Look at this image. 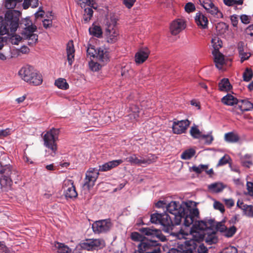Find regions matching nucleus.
<instances>
[{
	"label": "nucleus",
	"mask_w": 253,
	"mask_h": 253,
	"mask_svg": "<svg viewBox=\"0 0 253 253\" xmlns=\"http://www.w3.org/2000/svg\"><path fill=\"white\" fill-rule=\"evenodd\" d=\"M196 204L195 202L188 201L182 206L179 202L171 201L166 206L167 211L171 214V216L166 212L155 213L151 215L150 220L152 223L162 225L164 232L170 234L173 226L180 224L182 220L185 226L188 227L192 224L194 217L199 215Z\"/></svg>",
	"instance_id": "1"
},
{
	"label": "nucleus",
	"mask_w": 253,
	"mask_h": 253,
	"mask_svg": "<svg viewBox=\"0 0 253 253\" xmlns=\"http://www.w3.org/2000/svg\"><path fill=\"white\" fill-rule=\"evenodd\" d=\"M21 12L18 10H11L6 11L4 17L0 16V35H11L19 27Z\"/></svg>",
	"instance_id": "2"
},
{
	"label": "nucleus",
	"mask_w": 253,
	"mask_h": 253,
	"mask_svg": "<svg viewBox=\"0 0 253 253\" xmlns=\"http://www.w3.org/2000/svg\"><path fill=\"white\" fill-rule=\"evenodd\" d=\"M0 185L2 191H6L12 184L13 179L18 177V173L10 165L0 167Z\"/></svg>",
	"instance_id": "3"
},
{
	"label": "nucleus",
	"mask_w": 253,
	"mask_h": 253,
	"mask_svg": "<svg viewBox=\"0 0 253 253\" xmlns=\"http://www.w3.org/2000/svg\"><path fill=\"white\" fill-rule=\"evenodd\" d=\"M170 235L179 240L182 239H189V241H186L185 242L186 245L193 246L195 247L197 242L199 243L204 240L206 234L205 232L203 231H197L191 229L189 234L181 230L177 232L170 233Z\"/></svg>",
	"instance_id": "4"
},
{
	"label": "nucleus",
	"mask_w": 253,
	"mask_h": 253,
	"mask_svg": "<svg viewBox=\"0 0 253 253\" xmlns=\"http://www.w3.org/2000/svg\"><path fill=\"white\" fill-rule=\"evenodd\" d=\"M19 75L22 80L33 85H39L42 82V76L32 66H26L19 71Z\"/></svg>",
	"instance_id": "5"
},
{
	"label": "nucleus",
	"mask_w": 253,
	"mask_h": 253,
	"mask_svg": "<svg viewBox=\"0 0 253 253\" xmlns=\"http://www.w3.org/2000/svg\"><path fill=\"white\" fill-rule=\"evenodd\" d=\"M117 20V17L114 14H110L106 18L105 37L109 43H114L118 39L119 34L116 27Z\"/></svg>",
	"instance_id": "6"
},
{
	"label": "nucleus",
	"mask_w": 253,
	"mask_h": 253,
	"mask_svg": "<svg viewBox=\"0 0 253 253\" xmlns=\"http://www.w3.org/2000/svg\"><path fill=\"white\" fill-rule=\"evenodd\" d=\"M59 133L58 129L53 128L47 131L43 137L44 145L48 148L52 156H54L57 151V145L55 142L58 139Z\"/></svg>",
	"instance_id": "7"
},
{
	"label": "nucleus",
	"mask_w": 253,
	"mask_h": 253,
	"mask_svg": "<svg viewBox=\"0 0 253 253\" xmlns=\"http://www.w3.org/2000/svg\"><path fill=\"white\" fill-rule=\"evenodd\" d=\"M138 249L143 251L144 253H155L160 251L157 241L144 239L139 244Z\"/></svg>",
	"instance_id": "8"
},
{
	"label": "nucleus",
	"mask_w": 253,
	"mask_h": 253,
	"mask_svg": "<svg viewBox=\"0 0 253 253\" xmlns=\"http://www.w3.org/2000/svg\"><path fill=\"white\" fill-rule=\"evenodd\" d=\"M105 246V242L101 239H88L81 243L82 248L87 251L98 250Z\"/></svg>",
	"instance_id": "9"
},
{
	"label": "nucleus",
	"mask_w": 253,
	"mask_h": 253,
	"mask_svg": "<svg viewBox=\"0 0 253 253\" xmlns=\"http://www.w3.org/2000/svg\"><path fill=\"white\" fill-rule=\"evenodd\" d=\"M126 162L131 165H149L153 163L154 160V156L151 154L147 155L145 157L139 159L135 154H132L126 159Z\"/></svg>",
	"instance_id": "10"
},
{
	"label": "nucleus",
	"mask_w": 253,
	"mask_h": 253,
	"mask_svg": "<svg viewBox=\"0 0 253 253\" xmlns=\"http://www.w3.org/2000/svg\"><path fill=\"white\" fill-rule=\"evenodd\" d=\"M99 169L96 168H89L87 171L84 179V187L88 190L92 188L99 175Z\"/></svg>",
	"instance_id": "11"
},
{
	"label": "nucleus",
	"mask_w": 253,
	"mask_h": 253,
	"mask_svg": "<svg viewBox=\"0 0 253 253\" xmlns=\"http://www.w3.org/2000/svg\"><path fill=\"white\" fill-rule=\"evenodd\" d=\"M112 223L109 219L96 221L92 225V228L95 233H105L110 230Z\"/></svg>",
	"instance_id": "12"
},
{
	"label": "nucleus",
	"mask_w": 253,
	"mask_h": 253,
	"mask_svg": "<svg viewBox=\"0 0 253 253\" xmlns=\"http://www.w3.org/2000/svg\"><path fill=\"white\" fill-rule=\"evenodd\" d=\"M202 5L207 12L214 18H221L223 17L222 13L211 1L210 0L204 1Z\"/></svg>",
	"instance_id": "13"
},
{
	"label": "nucleus",
	"mask_w": 253,
	"mask_h": 253,
	"mask_svg": "<svg viewBox=\"0 0 253 253\" xmlns=\"http://www.w3.org/2000/svg\"><path fill=\"white\" fill-rule=\"evenodd\" d=\"M216 228L218 231L222 233L223 236L228 238L232 237L237 231V228L234 226L227 227L225 225V221L218 222L216 225Z\"/></svg>",
	"instance_id": "14"
},
{
	"label": "nucleus",
	"mask_w": 253,
	"mask_h": 253,
	"mask_svg": "<svg viewBox=\"0 0 253 253\" xmlns=\"http://www.w3.org/2000/svg\"><path fill=\"white\" fill-rule=\"evenodd\" d=\"M65 195L66 198H76L77 195V192L76 191L74 185V182L72 180H65L63 186Z\"/></svg>",
	"instance_id": "15"
},
{
	"label": "nucleus",
	"mask_w": 253,
	"mask_h": 253,
	"mask_svg": "<svg viewBox=\"0 0 253 253\" xmlns=\"http://www.w3.org/2000/svg\"><path fill=\"white\" fill-rule=\"evenodd\" d=\"M190 124L188 120L174 121L172 124V131L175 134L184 133Z\"/></svg>",
	"instance_id": "16"
},
{
	"label": "nucleus",
	"mask_w": 253,
	"mask_h": 253,
	"mask_svg": "<svg viewBox=\"0 0 253 253\" xmlns=\"http://www.w3.org/2000/svg\"><path fill=\"white\" fill-rule=\"evenodd\" d=\"M186 26V22L184 19H176L171 23L170 26V33L173 35H176L183 31Z\"/></svg>",
	"instance_id": "17"
},
{
	"label": "nucleus",
	"mask_w": 253,
	"mask_h": 253,
	"mask_svg": "<svg viewBox=\"0 0 253 253\" xmlns=\"http://www.w3.org/2000/svg\"><path fill=\"white\" fill-rule=\"evenodd\" d=\"M195 22L197 26L201 29H206L208 28L209 20L208 17L202 12L199 11L195 14Z\"/></svg>",
	"instance_id": "18"
},
{
	"label": "nucleus",
	"mask_w": 253,
	"mask_h": 253,
	"mask_svg": "<svg viewBox=\"0 0 253 253\" xmlns=\"http://www.w3.org/2000/svg\"><path fill=\"white\" fill-rule=\"evenodd\" d=\"M80 1H82L83 3L87 5V7L84 9V20L85 22H87L89 21L93 15V10L90 5H93V1L92 0H78Z\"/></svg>",
	"instance_id": "19"
},
{
	"label": "nucleus",
	"mask_w": 253,
	"mask_h": 253,
	"mask_svg": "<svg viewBox=\"0 0 253 253\" xmlns=\"http://www.w3.org/2000/svg\"><path fill=\"white\" fill-rule=\"evenodd\" d=\"M150 50L147 48H141L135 55V60L136 63L141 64L148 58Z\"/></svg>",
	"instance_id": "20"
},
{
	"label": "nucleus",
	"mask_w": 253,
	"mask_h": 253,
	"mask_svg": "<svg viewBox=\"0 0 253 253\" xmlns=\"http://www.w3.org/2000/svg\"><path fill=\"white\" fill-rule=\"evenodd\" d=\"M140 232L147 236H150L153 237H156L160 239L162 241L165 240V237L163 236L159 230L153 229L150 228H142L140 230Z\"/></svg>",
	"instance_id": "21"
},
{
	"label": "nucleus",
	"mask_w": 253,
	"mask_h": 253,
	"mask_svg": "<svg viewBox=\"0 0 253 253\" xmlns=\"http://www.w3.org/2000/svg\"><path fill=\"white\" fill-rule=\"evenodd\" d=\"M212 54L216 67L219 70L222 69L223 65L225 64L224 55L219 51H212Z\"/></svg>",
	"instance_id": "22"
},
{
	"label": "nucleus",
	"mask_w": 253,
	"mask_h": 253,
	"mask_svg": "<svg viewBox=\"0 0 253 253\" xmlns=\"http://www.w3.org/2000/svg\"><path fill=\"white\" fill-rule=\"evenodd\" d=\"M66 51L68 64L71 66L74 60L75 56V49L72 41H70L67 43Z\"/></svg>",
	"instance_id": "23"
},
{
	"label": "nucleus",
	"mask_w": 253,
	"mask_h": 253,
	"mask_svg": "<svg viewBox=\"0 0 253 253\" xmlns=\"http://www.w3.org/2000/svg\"><path fill=\"white\" fill-rule=\"evenodd\" d=\"M53 250L58 253H70L72 250L64 243L55 242L53 246Z\"/></svg>",
	"instance_id": "24"
},
{
	"label": "nucleus",
	"mask_w": 253,
	"mask_h": 253,
	"mask_svg": "<svg viewBox=\"0 0 253 253\" xmlns=\"http://www.w3.org/2000/svg\"><path fill=\"white\" fill-rule=\"evenodd\" d=\"M34 32H30L23 33L24 38L28 41V44L33 46L38 42V36L34 33Z\"/></svg>",
	"instance_id": "25"
},
{
	"label": "nucleus",
	"mask_w": 253,
	"mask_h": 253,
	"mask_svg": "<svg viewBox=\"0 0 253 253\" xmlns=\"http://www.w3.org/2000/svg\"><path fill=\"white\" fill-rule=\"evenodd\" d=\"M22 25H23L24 33H28L30 32H35L37 29V27L34 25L29 17H27L23 20Z\"/></svg>",
	"instance_id": "26"
},
{
	"label": "nucleus",
	"mask_w": 253,
	"mask_h": 253,
	"mask_svg": "<svg viewBox=\"0 0 253 253\" xmlns=\"http://www.w3.org/2000/svg\"><path fill=\"white\" fill-rule=\"evenodd\" d=\"M96 58L100 61L106 62L109 60V54L107 50L103 47L97 49Z\"/></svg>",
	"instance_id": "27"
},
{
	"label": "nucleus",
	"mask_w": 253,
	"mask_h": 253,
	"mask_svg": "<svg viewBox=\"0 0 253 253\" xmlns=\"http://www.w3.org/2000/svg\"><path fill=\"white\" fill-rule=\"evenodd\" d=\"M238 107L243 111H249L253 109V104L248 100H242L238 103Z\"/></svg>",
	"instance_id": "28"
},
{
	"label": "nucleus",
	"mask_w": 253,
	"mask_h": 253,
	"mask_svg": "<svg viewBox=\"0 0 253 253\" xmlns=\"http://www.w3.org/2000/svg\"><path fill=\"white\" fill-rule=\"evenodd\" d=\"M198 217H194V221L192 223H194L191 229L197 230V231H203L205 232V230L208 228L207 224L206 222L202 220L195 221Z\"/></svg>",
	"instance_id": "29"
},
{
	"label": "nucleus",
	"mask_w": 253,
	"mask_h": 253,
	"mask_svg": "<svg viewBox=\"0 0 253 253\" xmlns=\"http://www.w3.org/2000/svg\"><path fill=\"white\" fill-rule=\"evenodd\" d=\"M208 187L211 192L219 193L224 189L225 185L221 182H215L209 185Z\"/></svg>",
	"instance_id": "30"
},
{
	"label": "nucleus",
	"mask_w": 253,
	"mask_h": 253,
	"mask_svg": "<svg viewBox=\"0 0 253 253\" xmlns=\"http://www.w3.org/2000/svg\"><path fill=\"white\" fill-rule=\"evenodd\" d=\"M128 116L131 121L135 120L139 116V109L135 105H131L129 108Z\"/></svg>",
	"instance_id": "31"
},
{
	"label": "nucleus",
	"mask_w": 253,
	"mask_h": 253,
	"mask_svg": "<svg viewBox=\"0 0 253 253\" xmlns=\"http://www.w3.org/2000/svg\"><path fill=\"white\" fill-rule=\"evenodd\" d=\"M221 101L223 104L229 106H232L238 103L237 99L231 94H227L224 96Z\"/></svg>",
	"instance_id": "32"
},
{
	"label": "nucleus",
	"mask_w": 253,
	"mask_h": 253,
	"mask_svg": "<svg viewBox=\"0 0 253 253\" xmlns=\"http://www.w3.org/2000/svg\"><path fill=\"white\" fill-rule=\"evenodd\" d=\"M89 32L90 35L97 38H100L102 35V31L101 27L94 24L89 28Z\"/></svg>",
	"instance_id": "33"
},
{
	"label": "nucleus",
	"mask_w": 253,
	"mask_h": 253,
	"mask_svg": "<svg viewBox=\"0 0 253 253\" xmlns=\"http://www.w3.org/2000/svg\"><path fill=\"white\" fill-rule=\"evenodd\" d=\"M219 89L221 91H228L231 89V85L228 79L224 78L218 84Z\"/></svg>",
	"instance_id": "34"
},
{
	"label": "nucleus",
	"mask_w": 253,
	"mask_h": 253,
	"mask_svg": "<svg viewBox=\"0 0 253 253\" xmlns=\"http://www.w3.org/2000/svg\"><path fill=\"white\" fill-rule=\"evenodd\" d=\"M225 140L230 143H235L238 141L239 137L238 135L233 132L227 133L224 135Z\"/></svg>",
	"instance_id": "35"
},
{
	"label": "nucleus",
	"mask_w": 253,
	"mask_h": 253,
	"mask_svg": "<svg viewBox=\"0 0 253 253\" xmlns=\"http://www.w3.org/2000/svg\"><path fill=\"white\" fill-rule=\"evenodd\" d=\"M55 85L59 88L62 89H67L69 88V84L66 80L63 78H59L55 82Z\"/></svg>",
	"instance_id": "36"
},
{
	"label": "nucleus",
	"mask_w": 253,
	"mask_h": 253,
	"mask_svg": "<svg viewBox=\"0 0 253 253\" xmlns=\"http://www.w3.org/2000/svg\"><path fill=\"white\" fill-rule=\"evenodd\" d=\"M243 214L249 217H253V206L248 205L243 206L241 207Z\"/></svg>",
	"instance_id": "37"
},
{
	"label": "nucleus",
	"mask_w": 253,
	"mask_h": 253,
	"mask_svg": "<svg viewBox=\"0 0 253 253\" xmlns=\"http://www.w3.org/2000/svg\"><path fill=\"white\" fill-rule=\"evenodd\" d=\"M190 133L194 138H202V135H203L200 130L198 129V126L195 125L191 127L190 130Z\"/></svg>",
	"instance_id": "38"
},
{
	"label": "nucleus",
	"mask_w": 253,
	"mask_h": 253,
	"mask_svg": "<svg viewBox=\"0 0 253 253\" xmlns=\"http://www.w3.org/2000/svg\"><path fill=\"white\" fill-rule=\"evenodd\" d=\"M211 44L213 48V51H218L219 49L221 47L222 42L219 38L216 36H214L211 39Z\"/></svg>",
	"instance_id": "39"
},
{
	"label": "nucleus",
	"mask_w": 253,
	"mask_h": 253,
	"mask_svg": "<svg viewBox=\"0 0 253 253\" xmlns=\"http://www.w3.org/2000/svg\"><path fill=\"white\" fill-rule=\"evenodd\" d=\"M195 151L194 149L191 148L184 151L181 155V158L183 160H189L194 156Z\"/></svg>",
	"instance_id": "40"
},
{
	"label": "nucleus",
	"mask_w": 253,
	"mask_h": 253,
	"mask_svg": "<svg viewBox=\"0 0 253 253\" xmlns=\"http://www.w3.org/2000/svg\"><path fill=\"white\" fill-rule=\"evenodd\" d=\"M242 164L244 167L250 168L253 165L252 156L249 154L246 155L242 159Z\"/></svg>",
	"instance_id": "41"
},
{
	"label": "nucleus",
	"mask_w": 253,
	"mask_h": 253,
	"mask_svg": "<svg viewBox=\"0 0 253 253\" xmlns=\"http://www.w3.org/2000/svg\"><path fill=\"white\" fill-rule=\"evenodd\" d=\"M253 73L252 69L250 68H246L243 73V79L244 81L249 82L253 78Z\"/></svg>",
	"instance_id": "42"
},
{
	"label": "nucleus",
	"mask_w": 253,
	"mask_h": 253,
	"mask_svg": "<svg viewBox=\"0 0 253 253\" xmlns=\"http://www.w3.org/2000/svg\"><path fill=\"white\" fill-rule=\"evenodd\" d=\"M208 166L206 165H200L198 166H194L192 167V170L197 173H201L202 171L206 170Z\"/></svg>",
	"instance_id": "43"
},
{
	"label": "nucleus",
	"mask_w": 253,
	"mask_h": 253,
	"mask_svg": "<svg viewBox=\"0 0 253 253\" xmlns=\"http://www.w3.org/2000/svg\"><path fill=\"white\" fill-rule=\"evenodd\" d=\"M22 0H6L5 2V6L7 9H13L16 5L17 2H21Z\"/></svg>",
	"instance_id": "44"
},
{
	"label": "nucleus",
	"mask_w": 253,
	"mask_h": 253,
	"mask_svg": "<svg viewBox=\"0 0 253 253\" xmlns=\"http://www.w3.org/2000/svg\"><path fill=\"white\" fill-rule=\"evenodd\" d=\"M97 49H95L93 46L90 45L88 47L86 50L87 54L88 56L96 58Z\"/></svg>",
	"instance_id": "45"
},
{
	"label": "nucleus",
	"mask_w": 253,
	"mask_h": 253,
	"mask_svg": "<svg viewBox=\"0 0 253 253\" xmlns=\"http://www.w3.org/2000/svg\"><path fill=\"white\" fill-rule=\"evenodd\" d=\"M22 38L17 35L12 36L10 39V41L12 44L18 45L21 42Z\"/></svg>",
	"instance_id": "46"
},
{
	"label": "nucleus",
	"mask_w": 253,
	"mask_h": 253,
	"mask_svg": "<svg viewBox=\"0 0 253 253\" xmlns=\"http://www.w3.org/2000/svg\"><path fill=\"white\" fill-rule=\"evenodd\" d=\"M217 241V238L215 237V235H211L208 236L206 239V242L209 245H211L212 244H215L216 243Z\"/></svg>",
	"instance_id": "47"
},
{
	"label": "nucleus",
	"mask_w": 253,
	"mask_h": 253,
	"mask_svg": "<svg viewBox=\"0 0 253 253\" xmlns=\"http://www.w3.org/2000/svg\"><path fill=\"white\" fill-rule=\"evenodd\" d=\"M131 238L133 241H140V242L144 239L143 238V237L137 232L132 233Z\"/></svg>",
	"instance_id": "48"
},
{
	"label": "nucleus",
	"mask_w": 253,
	"mask_h": 253,
	"mask_svg": "<svg viewBox=\"0 0 253 253\" xmlns=\"http://www.w3.org/2000/svg\"><path fill=\"white\" fill-rule=\"evenodd\" d=\"M202 138L205 139V143L208 145L211 144L213 140V136L211 135V133L207 135H202Z\"/></svg>",
	"instance_id": "49"
},
{
	"label": "nucleus",
	"mask_w": 253,
	"mask_h": 253,
	"mask_svg": "<svg viewBox=\"0 0 253 253\" xmlns=\"http://www.w3.org/2000/svg\"><path fill=\"white\" fill-rule=\"evenodd\" d=\"M185 10L188 13L192 12L195 11V6L192 2H188L185 6Z\"/></svg>",
	"instance_id": "50"
},
{
	"label": "nucleus",
	"mask_w": 253,
	"mask_h": 253,
	"mask_svg": "<svg viewBox=\"0 0 253 253\" xmlns=\"http://www.w3.org/2000/svg\"><path fill=\"white\" fill-rule=\"evenodd\" d=\"M124 161L122 160L119 159V160H113V161H110L108 162H109V164L110 165V166L112 169L117 167V166H118L119 165L121 164Z\"/></svg>",
	"instance_id": "51"
},
{
	"label": "nucleus",
	"mask_w": 253,
	"mask_h": 253,
	"mask_svg": "<svg viewBox=\"0 0 253 253\" xmlns=\"http://www.w3.org/2000/svg\"><path fill=\"white\" fill-rule=\"evenodd\" d=\"M213 207L215 209L220 211L221 212H223L225 211L223 204L218 201H215L214 202Z\"/></svg>",
	"instance_id": "52"
},
{
	"label": "nucleus",
	"mask_w": 253,
	"mask_h": 253,
	"mask_svg": "<svg viewBox=\"0 0 253 253\" xmlns=\"http://www.w3.org/2000/svg\"><path fill=\"white\" fill-rule=\"evenodd\" d=\"M89 65L90 68L93 71H97L100 69V65L96 62L91 61L89 62Z\"/></svg>",
	"instance_id": "53"
},
{
	"label": "nucleus",
	"mask_w": 253,
	"mask_h": 253,
	"mask_svg": "<svg viewBox=\"0 0 253 253\" xmlns=\"http://www.w3.org/2000/svg\"><path fill=\"white\" fill-rule=\"evenodd\" d=\"M240 56L241 57V62H244L245 60L248 59L251 56V54L249 53L244 52L243 51H240Z\"/></svg>",
	"instance_id": "54"
},
{
	"label": "nucleus",
	"mask_w": 253,
	"mask_h": 253,
	"mask_svg": "<svg viewBox=\"0 0 253 253\" xmlns=\"http://www.w3.org/2000/svg\"><path fill=\"white\" fill-rule=\"evenodd\" d=\"M99 170L101 171H107L111 169L109 162L106 163L102 165L99 166Z\"/></svg>",
	"instance_id": "55"
},
{
	"label": "nucleus",
	"mask_w": 253,
	"mask_h": 253,
	"mask_svg": "<svg viewBox=\"0 0 253 253\" xmlns=\"http://www.w3.org/2000/svg\"><path fill=\"white\" fill-rule=\"evenodd\" d=\"M11 133V129L6 128L5 129L0 130V137H6Z\"/></svg>",
	"instance_id": "56"
},
{
	"label": "nucleus",
	"mask_w": 253,
	"mask_h": 253,
	"mask_svg": "<svg viewBox=\"0 0 253 253\" xmlns=\"http://www.w3.org/2000/svg\"><path fill=\"white\" fill-rule=\"evenodd\" d=\"M247 187L248 194L252 196H253V182H247Z\"/></svg>",
	"instance_id": "57"
},
{
	"label": "nucleus",
	"mask_w": 253,
	"mask_h": 253,
	"mask_svg": "<svg viewBox=\"0 0 253 253\" xmlns=\"http://www.w3.org/2000/svg\"><path fill=\"white\" fill-rule=\"evenodd\" d=\"M135 0H124V4L127 8H130L133 5Z\"/></svg>",
	"instance_id": "58"
},
{
	"label": "nucleus",
	"mask_w": 253,
	"mask_h": 253,
	"mask_svg": "<svg viewBox=\"0 0 253 253\" xmlns=\"http://www.w3.org/2000/svg\"><path fill=\"white\" fill-rule=\"evenodd\" d=\"M229 157L227 156H224L219 161L217 166H222L228 163Z\"/></svg>",
	"instance_id": "59"
},
{
	"label": "nucleus",
	"mask_w": 253,
	"mask_h": 253,
	"mask_svg": "<svg viewBox=\"0 0 253 253\" xmlns=\"http://www.w3.org/2000/svg\"><path fill=\"white\" fill-rule=\"evenodd\" d=\"M241 20L243 23L248 24L250 21V18L246 15H242L240 17Z\"/></svg>",
	"instance_id": "60"
},
{
	"label": "nucleus",
	"mask_w": 253,
	"mask_h": 253,
	"mask_svg": "<svg viewBox=\"0 0 253 253\" xmlns=\"http://www.w3.org/2000/svg\"><path fill=\"white\" fill-rule=\"evenodd\" d=\"M199 253H208V249L204 244H201L198 248Z\"/></svg>",
	"instance_id": "61"
},
{
	"label": "nucleus",
	"mask_w": 253,
	"mask_h": 253,
	"mask_svg": "<svg viewBox=\"0 0 253 253\" xmlns=\"http://www.w3.org/2000/svg\"><path fill=\"white\" fill-rule=\"evenodd\" d=\"M246 33L251 37H253V24L248 26L246 29Z\"/></svg>",
	"instance_id": "62"
},
{
	"label": "nucleus",
	"mask_w": 253,
	"mask_h": 253,
	"mask_svg": "<svg viewBox=\"0 0 253 253\" xmlns=\"http://www.w3.org/2000/svg\"><path fill=\"white\" fill-rule=\"evenodd\" d=\"M42 22L43 27L46 29L50 27L52 25V21L49 19H44Z\"/></svg>",
	"instance_id": "63"
},
{
	"label": "nucleus",
	"mask_w": 253,
	"mask_h": 253,
	"mask_svg": "<svg viewBox=\"0 0 253 253\" xmlns=\"http://www.w3.org/2000/svg\"><path fill=\"white\" fill-rule=\"evenodd\" d=\"M44 12L42 9L41 7L39 8V10L35 13V16L36 18L42 17L44 15Z\"/></svg>",
	"instance_id": "64"
}]
</instances>
